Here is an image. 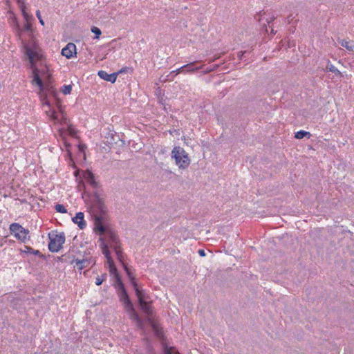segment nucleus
<instances>
[{"label": "nucleus", "instance_id": "obj_22", "mask_svg": "<svg viewBox=\"0 0 354 354\" xmlns=\"http://www.w3.org/2000/svg\"><path fill=\"white\" fill-rule=\"evenodd\" d=\"M71 91H72V86L71 84L64 85L61 88V91L64 95L70 94L71 93Z\"/></svg>", "mask_w": 354, "mask_h": 354}, {"label": "nucleus", "instance_id": "obj_24", "mask_svg": "<svg viewBox=\"0 0 354 354\" xmlns=\"http://www.w3.org/2000/svg\"><path fill=\"white\" fill-rule=\"evenodd\" d=\"M22 15L26 21V22H31L33 20V16L32 15L28 14L26 10L22 12Z\"/></svg>", "mask_w": 354, "mask_h": 354}, {"label": "nucleus", "instance_id": "obj_14", "mask_svg": "<svg viewBox=\"0 0 354 354\" xmlns=\"http://www.w3.org/2000/svg\"><path fill=\"white\" fill-rule=\"evenodd\" d=\"M17 36L19 37V30H22V37L24 38H26L24 35V31H26L28 32V39H30V34H32L33 35H34V30L32 29V24L31 22H26V24H24L23 28H20L19 25L17 24Z\"/></svg>", "mask_w": 354, "mask_h": 354}, {"label": "nucleus", "instance_id": "obj_18", "mask_svg": "<svg viewBox=\"0 0 354 354\" xmlns=\"http://www.w3.org/2000/svg\"><path fill=\"white\" fill-rule=\"evenodd\" d=\"M311 134L308 131H306L304 130H300L295 133V138L297 139H302L304 137L307 136L308 138L310 137Z\"/></svg>", "mask_w": 354, "mask_h": 354}, {"label": "nucleus", "instance_id": "obj_20", "mask_svg": "<svg viewBox=\"0 0 354 354\" xmlns=\"http://www.w3.org/2000/svg\"><path fill=\"white\" fill-rule=\"evenodd\" d=\"M68 134L73 137H75L77 134V130L72 124H68L67 127Z\"/></svg>", "mask_w": 354, "mask_h": 354}, {"label": "nucleus", "instance_id": "obj_21", "mask_svg": "<svg viewBox=\"0 0 354 354\" xmlns=\"http://www.w3.org/2000/svg\"><path fill=\"white\" fill-rule=\"evenodd\" d=\"M55 209L57 212L62 213V214H66L67 213L66 208L62 204H56L55 206Z\"/></svg>", "mask_w": 354, "mask_h": 354}, {"label": "nucleus", "instance_id": "obj_10", "mask_svg": "<svg viewBox=\"0 0 354 354\" xmlns=\"http://www.w3.org/2000/svg\"><path fill=\"white\" fill-rule=\"evenodd\" d=\"M62 55L66 57L67 59H71L76 56L77 48L73 43H68L62 50Z\"/></svg>", "mask_w": 354, "mask_h": 354}, {"label": "nucleus", "instance_id": "obj_7", "mask_svg": "<svg viewBox=\"0 0 354 354\" xmlns=\"http://www.w3.org/2000/svg\"><path fill=\"white\" fill-rule=\"evenodd\" d=\"M48 249L52 252H57L62 248L65 242V235L64 232H59L56 230L48 233Z\"/></svg>", "mask_w": 354, "mask_h": 354}, {"label": "nucleus", "instance_id": "obj_8", "mask_svg": "<svg viewBox=\"0 0 354 354\" xmlns=\"http://www.w3.org/2000/svg\"><path fill=\"white\" fill-rule=\"evenodd\" d=\"M11 234L20 243H26L30 239V231L18 223H12L9 226Z\"/></svg>", "mask_w": 354, "mask_h": 354}, {"label": "nucleus", "instance_id": "obj_19", "mask_svg": "<svg viewBox=\"0 0 354 354\" xmlns=\"http://www.w3.org/2000/svg\"><path fill=\"white\" fill-rule=\"evenodd\" d=\"M21 252H24V253H30V254H33L35 255H39L40 254V252L39 250H34L33 248H32L30 246H27L26 245L24 247V250H21Z\"/></svg>", "mask_w": 354, "mask_h": 354}, {"label": "nucleus", "instance_id": "obj_35", "mask_svg": "<svg viewBox=\"0 0 354 354\" xmlns=\"http://www.w3.org/2000/svg\"><path fill=\"white\" fill-rule=\"evenodd\" d=\"M125 71H126V70H125L124 68H122V69L119 71V73H123V72H125Z\"/></svg>", "mask_w": 354, "mask_h": 354}, {"label": "nucleus", "instance_id": "obj_4", "mask_svg": "<svg viewBox=\"0 0 354 354\" xmlns=\"http://www.w3.org/2000/svg\"><path fill=\"white\" fill-rule=\"evenodd\" d=\"M41 104L44 107H46V109H45V113L49 117L50 120L53 122L54 124H68V120L67 114L59 100L56 101L57 111L51 107L48 100H46L44 102H42Z\"/></svg>", "mask_w": 354, "mask_h": 354}, {"label": "nucleus", "instance_id": "obj_29", "mask_svg": "<svg viewBox=\"0 0 354 354\" xmlns=\"http://www.w3.org/2000/svg\"><path fill=\"white\" fill-rule=\"evenodd\" d=\"M36 16L38 18L40 24L41 26H44V24H45L44 21L43 20L41 15V12L39 10L36 11Z\"/></svg>", "mask_w": 354, "mask_h": 354}, {"label": "nucleus", "instance_id": "obj_28", "mask_svg": "<svg viewBox=\"0 0 354 354\" xmlns=\"http://www.w3.org/2000/svg\"><path fill=\"white\" fill-rule=\"evenodd\" d=\"M106 278V274L102 276H97L95 279V284L97 286L101 285Z\"/></svg>", "mask_w": 354, "mask_h": 354}, {"label": "nucleus", "instance_id": "obj_11", "mask_svg": "<svg viewBox=\"0 0 354 354\" xmlns=\"http://www.w3.org/2000/svg\"><path fill=\"white\" fill-rule=\"evenodd\" d=\"M73 222L77 225L80 230H83L86 227V222L84 219V214L83 212H77L75 216L72 218Z\"/></svg>", "mask_w": 354, "mask_h": 354}, {"label": "nucleus", "instance_id": "obj_26", "mask_svg": "<svg viewBox=\"0 0 354 354\" xmlns=\"http://www.w3.org/2000/svg\"><path fill=\"white\" fill-rule=\"evenodd\" d=\"M132 311V314L131 315V318L133 320H135L138 324L140 325L141 324V319H140L139 316L138 315L137 313H136L133 310V309L132 308V310H131Z\"/></svg>", "mask_w": 354, "mask_h": 354}, {"label": "nucleus", "instance_id": "obj_15", "mask_svg": "<svg viewBox=\"0 0 354 354\" xmlns=\"http://www.w3.org/2000/svg\"><path fill=\"white\" fill-rule=\"evenodd\" d=\"M339 43L348 50L354 52V43L353 41L346 39H339Z\"/></svg>", "mask_w": 354, "mask_h": 354}, {"label": "nucleus", "instance_id": "obj_2", "mask_svg": "<svg viewBox=\"0 0 354 354\" xmlns=\"http://www.w3.org/2000/svg\"><path fill=\"white\" fill-rule=\"evenodd\" d=\"M94 225V230L97 234L100 235L104 234V237L100 239V246L101 250H102V243H105L108 245V250L109 251V248L113 249L117 255L118 259L122 263L124 266H126L124 263V255L117 235L111 231L106 232V228L103 225L102 222L100 218H97L95 219Z\"/></svg>", "mask_w": 354, "mask_h": 354}, {"label": "nucleus", "instance_id": "obj_34", "mask_svg": "<svg viewBox=\"0 0 354 354\" xmlns=\"http://www.w3.org/2000/svg\"><path fill=\"white\" fill-rule=\"evenodd\" d=\"M84 147H85L84 145H79V148H80V150H83Z\"/></svg>", "mask_w": 354, "mask_h": 354}, {"label": "nucleus", "instance_id": "obj_5", "mask_svg": "<svg viewBox=\"0 0 354 354\" xmlns=\"http://www.w3.org/2000/svg\"><path fill=\"white\" fill-rule=\"evenodd\" d=\"M124 270H126L127 272V274L131 282V284L133 285L135 290H136V296L138 297V301H139V304L142 309V310L147 315H150L152 314V308H151V306L149 302L145 300V293L140 290L138 287V284L136 282V280H135V277H133V275L132 274V273L129 271V268H127V266H124Z\"/></svg>", "mask_w": 354, "mask_h": 354}, {"label": "nucleus", "instance_id": "obj_33", "mask_svg": "<svg viewBox=\"0 0 354 354\" xmlns=\"http://www.w3.org/2000/svg\"><path fill=\"white\" fill-rule=\"evenodd\" d=\"M198 254H199L201 256H205V252H204V250H200L198 251Z\"/></svg>", "mask_w": 354, "mask_h": 354}, {"label": "nucleus", "instance_id": "obj_6", "mask_svg": "<svg viewBox=\"0 0 354 354\" xmlns=\"http://www.w3.org/2000/svg\"><path fill=\"white\" fill-rule=\"evenodd\" d=\"M171 157L176 165L181 169H187L191 162L188 153L180 147H174L171 151Z\"/></svg>", "mask_w": 354, "mask_h": 354}, {"label": "nucleus", "instance_id": "obj_31", "mask_svg": "<svg viewBox=\"0 0 354 354\" xmlns=\"http://www.w3.org/2000/svg\"><path fill=\"white\" fill-rule=\"evenodd\" d=\"M329 70H330V71L334 72L336 74H338L339 75H342L341 72L337 68H336L334 66H331V67L329 68Z\"/></svg>", "mask_w": 354, "mask_h": 354}, {"label": "nucleus", "instance_id": "obj_32", "mask_svg": "<svg viewBox=\"0 0 354 354\" xmlns=\"http://www.w3.org/2000/svg\"><path fill=\"white\" fill-rule=\"evenodd\" d=\"M165 354H173L172 348H166Z\"/></svg>", "mask_w": 354, "mask_h": 354}, {"label": "nucleus", "instance_id": "obj_12", "mask_svg": "<svg viewBox=\"0 0 354 354\" xmlns=\"http://www.w3.org/2000/svg\"><path fill=\"white\" fill-rule=\"evenodd\" d=\"M98 76L106 81L111 82V83H114L116 81L118 73H111L108 74L104 71H98Z\"/></svg>", "mask_w": 354, "mask_h": 354}, {"label": "nucleus", "instance_id": "obj_13", "mask_svg": "<svg viewBox=\"0 0 354 354\" xmlns=\"http://www.w3.org/2000/svg\"><path fill=\"white\" fill-rule=\"evenodd\" d=\"M83 178L86 182L90 184L93 187H97V183L95 180V176L92 171L89 170L85 171L83 174Z\"/></svg>", "mask_w": 354, "mask_h": 354}, {"label": "nucleus", "instance_id": "obj_3", "mask_svg": "<svg viewBox=\"0 0 354 354\" xmlns=\"http://www.w3.org/2000/svg\"><path fill=\"white\" fill-rule=\"evenodd\" d=\"M108 245L105 243L102 245V254L105 256L106 261L105 265L109 268V273L115 279V286L118 291H120V300L123 302L127 310H132V304L126 292L124 285L120 279L118 270L114 264L113 260L111 257L110 251L108 250Z\"/></svg>", "mask_w": 354, "mask_h": 354}, {"label": "nucleus", "instance_id": "obj_27", "mask_svg": "<svg viewBox=\"0 0 354 354\" xmlns=\"http://www.w3.org/2000/svg\"><path fill=\"white\" fill-rule=\"evenodd\" d=\"M203 66H198V67H193V66H190V67H185L184 69H186V73H194L197 71L198 70L202 68Z\"/></svg>", "mask_w": 354, "mask_h": 354}, {"label": "nucleus", "instance_id": "obj_16", "mask_svg": "<svg viewBox=\"0 0 354 354\" xmlns=\"http://www.w3.org/2000/svg\"><path fill=\"white\" fill-rule=\"evenodd\" d=\"M88 264V262L87 260L82 259V260H76L75 261L74 268H77L79 270H83L85 267H86Z\"/></svg>", "mask_w": 354, "mask_h": 354}, {"label": "nucleus", "instance_id": "obj_1", "mask_svg": "<svg viewBox=\"0 0 354 354\" xmlns=\"http://www.w3.org/2000/svg\"><path fill=\"white\" fill-rule=\"evenodd\" d=\"M19 39L21 43L23 53L29 61L30 67L37 66V63L44 57V52L39 45V40L32 34L30 35V39L22 37L21 30H19Z\"/></svg>", "mask_w": 354, "mask_h": 354}, {"label": "nucleus", "instance_id": "obj_25", "mask_svg": "<svg viewBox=\"0 0 354 354\" xmlns=\"http://www.w3.org/2000/svg\"><path fill=\"white\" fill-rule=\"evenodd\" d=\"M91 32L95 35V39H99L102 34L100 29L96 26L91 28Z\"/></svg>", "mask_w": 354, "mask_h": 354}, {"label": "nucleus", "instance_id": "obj_30", "mask_svg": "<svg viewBox=\"0 0 354 354\" xmlns=\"http://www.w3.org/2000/svg\"><path fill=\"white\" fill-rule=\"evenodd\" d=\"M64 129H59V134H60V136L62 138L63 140H64V142L65 144V145L66 147L68 146H70V145H68L66 140V139L63 137V132H64Z\"/></svg>", "mask_w": 354, "mask_h": 354}, {"label": "nucleus", "instance_id": "obj_9", "mask_svg": "<svg viewBox=\"0 0 354 354\" xmlns=\"http://www.w3.org/2000/svg\"><path fill=\"white\" fill-rule=\"evenodd\" d=\"M32 69L33 79L31 82L33 86H37L39 88V95L41 102H44L47 100L46 95L44 93V84L41 79L39 77V71L37 66L31 67Z\"/></svg>", "mask_w": 354, "mask_h": 354}, {"label": "nucleus", "instance_id": "obj_23", "mask_svg": "<svg viewBox=\"0 0 354 354\" xmlns=\"http://www.w3.org/2000/svg\"><path fill=\"white\" fill-rule=\"evenodd\" d=\"M21 12L26 10V0H16Z\"/></svg>", "mask_w": 354, "mask_h": 354}, {"label": "nucleus", "instance_id": "obj_17", "mask_svg": "<svg viewBox=\"0 0 354 354\" xmlns=\"http://www.w3.org/2000/svg\"><path fill=\"white\" fill-rule=\"evenodd\" d=\"M196 62H192L187 64H185V65L183 66L182 67L177 68L176 70L171 71L170 75L176 76V75H178L179 73H180L185 67H190V66H194Z\"/></svg>", "mask_w": 354, "mask_h": 354}]
</instances>
